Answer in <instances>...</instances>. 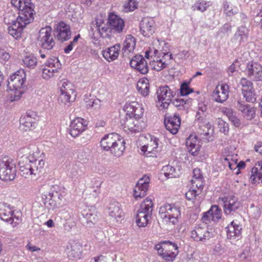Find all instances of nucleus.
<instances>
[{"mask_svg": "<svg viewBox=\"0 0 262 262\" xmlns=\"http://www.w3.org/2000/svg\"><path fill=\"white\" fill-rule=\"evenodd\" d=\"M12 5L19 10L18 16L8 27V33L18 39L21 37L26 26L34 19V5L31 0H11Z\"/></svg>", "mask_w": 262, "mask_h": 262, "instance_id": "nucleus-1", "label": "nucleus"}, {"mask_svg": "<svg viewBox=\"0 0 262 262\" xmlns=\"http://www.w3.org/2000/svg\"><path fill=\"white\" fill-rule=\"evenodd\" d=\"M39 152L37 149L29 154L28 156H23L18 165L20 174L25 178L33 179L42 171L45 162L42 158H38Z\"/></svg>", "mask_w": 262, "mask_h": 262, "instance_id": "nucleus-2", "label": "nucleus"}, {"mask_svg": "<svg viewBox=\"0 0 262 262\" xmlns=\"http://www.w3.org/2000/svg\"><path fill=\"white\" fill-rule=\"evenodd\" d=\"M26 80V72L22 69L10 76L8 80V87L13 92V94H11V101H16L20 98L24 92Z\"/></svg>", "mask_w": 262, "mask_h": 262, "instance_id": "nucleus-3", "label": "nucleus"}, {"mask_svg": "<svg viewBox=\"0 0 262 262\" xmlns=\"http://www.w3.org/2000/svg\"><path fill=\"white\" fill-rule=\"evenodd\" d=\"M159 256L166 261H173L179 253L178 247L175 243L163 241L155 246Z\"/></svg>", "mask_w": 262, "mask_h": 262, "instance_id": "nucleus-4", "label": "nucleus"}, {"mask_svg": "<svg viewBox=\"0 0 262 262\" xmlns=\"http://www.w3.org/2000/svg\"><path fill=\"white\" fill-rule=\"evenodd\" d=\"M159 214L163 221L168 225H175L181 215L180 207L174 204H164L159 208Z\"/></svg>", "mask_w": 262, "mask_h": 262, "instance_id": "nucleus-5", "label": "nucleus"}, {"mask_svg": "<svg viewBox=\"0 0 262 262\" xmlns=\"http://www.w3.org/2000/svg\"><path fill=\"white\" fill-rule=\"evenodd\" d=\"M42 195L46 202L53 208L60 207L64 201V192L58 185L51 186L49 191Z\"/></svg>", "mask_w": 262, "mask_h": 262, "instance_id": "nucleus-6", "label": "nucleus"}, {"mask_svg": "<svg viewBox=\"0 0 262 262\" xmlns=\"http://www.w3.org/2000/svg\"><path fill=\"white\" fill-rule=\"evenodd\" d=\"M96 25L100 35L104 38L114 36L115 33V13L110 12L106 23L102 19H97Z\"/></svg>", "mask_w": 262, "mask_h": 262, "instance_id": "nucleus-7", "label": "nucleus"}, {"mask_svg": "<svg viewBox=\"0 0 262 262\" xmlns=\"http://www.w3.org/2000/svg\"><path fill=\"white\" fill-rule=\"evenodd\" d=\"M158 101L157 106L160 110L166 109L172 102V98L176 95V92L168 86L160 87L157 91Z\"/></svg>", "mask_w": 262, "mask_h": 262, "instance_id": "nucleus-8", "label": "nucleus"}, {"mask_svg": "<svg viewBox=\"0 0 262 262\" xmlns=\"http://www.w3.org/2000/svg\"><path fill=\"white\" fill-rule=\"evenodd\" d=\"M16 168L12 160L5 157L0 162V179L3 181H11L16 176Z\"/></svg>", "mask_w": 262, "mask_h": 262, "instance_id": "nucleus-9", "label": "nucleus"}, {"mask_svg": "<svg viewBox=\"0 0 262 262\" xmlns=\"http://www.w3.org/2000/svg\"><path fill=\"white\" fill-rule=\"evenodd\" d=\"M61 64L58 58H49L46 62L42 70V77L45 79H49L54 77L61 68Z\"/></svg>", "mask_w": 262, "mask_h": 262, "instance_id": "nucleus-10", "label": "nucleus"}, {"mask_svg": "<svg viewBox=\"0 0 262 262\" xmlns=\"http://www.w3.org/2000/svg\"><path fill=\"white\" fill-rule=\"evenodd\" d=\"M38 38L39 44L45 49L51 50L55 46V42L52 36V28L50 26L40 30Z\"/></svg>", "mask_w": 262, "mask_h": 262, "instance_id": "nucleus-11", "label": "nucleus"}, {"mask_svg": "<svg viewBox=\"0 0 262 262\" xmlns=\"http://www.w3.org/2000/svg\"><path fill=\"white\" fill-rule=\"evenodd\" d=\"M120 124L124 132L128 134L139 132L142 129L138 120L131 116H126V113L123 118H121Z\"/></svg>", "mask_w": 262, "mask_h": 262, "instance_id": "nucleus-12", "label": "nucleus"}, {"mask_svg": "<svg viewBox=\"0 0 262 262\" xmlns=\"http://www.w3.org/2000/svg\"><path fill=\"white\" fill-rule=\"evenodd\" d=\"M219 202L223 205L224 212L226 214H230L232 212H235L240 206L239 202L234 195L219 198Z\"/></svg>", "mask_w": 262, "mask_h": 262, "instance_id": "nucleus-13", "label": "nucleus"}, {"mask_svg": "<svg viewBox=\"0 0 262 262\" xmlns=\"http://www.w3.org/2000/svg\"><path fill=\"white\" fill-rule=\"evenodd\" d=\"M65 251L69 259L77 260L82 256V246L78 241L70 240L68 243Z\"/></svg>", "mask_w": 262, "mask_h": 262, "instance_id": "nucleus-14", "label": "nucleus"}, {"mask_svg": "<svg viewBox=\"0 0 262 262\" xmlns=\"http://www.w3.org/2000/svg\"><path fill=\"white\" fill-rule=\"evenodd\" d=\"M37 114L32 111H29L26 115L22 116L19 120L20 128L24 131L30 130L34 128L36 124Z\"/></svg>", "mask_w": 262, "mask_h": 262, "instance_id": "nucleus-15", "label": "nucleus"}, {"mask_svg": "<svg viewBox=\"0 0 262 262\" xmlns=\"http://www.w3.org/2000/svg\"><path fill=\"white\" fill-rule=\"evenodd\" d=\"M149 182V177L146 175L139 180L134 190V196L136 199H141L147 194Z\"/></svg>", "mask_w": 262, "mask_h": 262, "instance_id": "nucleus-16", "label": "nucleus"}, {"mask_svg": "<svg viewBox=\"0 0 262 262\" xmlns=\"http://www.w3.org/2000/svg\"><path fill=\"white\" fill-rule=\"evenodd\" d=\"M54 35L58 40L61 42L69 40L71 36L70 26L63 21L58 23L56 25Z\"/></svg>", "mask_w": 262, "mask_h": 262, "instance_id": "nucleus-17", "label": "nucleus"}, {"mask_svg": "<svg viewBox=\"0 0 262 262\" xmlns=\"http://www.w3.org/2000/svg\"><path fill=\"white\" fill-rule=\"evenodd\" d=\"M222 210L217 205L211 206L210 209L204 213L202 220L206 224L213 222L217 223L222 217Z\"/></svg>", "mask_w": 262, "mask_h": 262, "instance_id": "nucleus-18", "label": "nucleus"}, {"mask_svg": "<svg viewBox=\"0 0 262 262\" xmlns=\"http://www.w3.org/2000/svg\"><path fill=\"white\" fill-rule=\"evenodd\" d=\"M123 111L126 112V116H131L138 120L142 117L144 113V108L141 104L136 101H133L127 103L124 105Z\"/></svg>", "mask_w": 262, "mask_h": 262, "instance_id": "nucleus-19", "label": "nucleus"}, {"mask_svg": "<svg viewBox=\"0 0 262 262\" xmlns=\"http://www.w3.org/2000/svg\"><path fill=\"white\" fill-rule=\"evenodd\" d=\"M13 209L9 206H4L0 208V219L12 225V227L16 226L19 222V219L13 214Z\"/></svg>", "mask_w": 262, "mask_h": 262, "instance_id": "nucleus-20", "label": "nucleus"}, {"mask_svg": "<svg viewBox=\"0 0 262 262\" xmlns=\"http://www.w3.org/2000/svg\"><path fill=\"white\" fill-rule=\"evenodd\" d=\"M156 50H147L145 52V57L149 60V65L151 68L157 71H160L167 66V63L163 62L162 60L159 59L155 54Z\"/></svg>", "mask_w": 262, "mask_h": 262, "instance_id": "nucleus-21", "label": "nucleus"}, {"mask_svg": "<svg viewBox=\"0 0 262 262\" xmlns=\"http://www.w3.org/2000/svg\"><path fill=\"white\" fill-rule=\"evenodd\" d=\"M159 146V139L156 137H151L150 141L142 146L141 150L146 157H155Z\"/></svg>", "mask_w": 262, "mask_h": 262, "instance_id": "nucleus-22", "label": "nucleus"}, {"mask_svg": "<svg viewBox=\"0 0 262 262\" xmlns=\"http://www.w3.org/2000/svg\"><path fill=\"white\" fill-rule=\"evenodd\" d=\"M213 100L216 102L223 103L229 97V86L226 84L218 85L213 92Z\"/></svg>", "mask_w": 262, "mask_h": 262, "instance_id": "nucleus-23", "label": "nucleus"}, {"mask_svg": "<svg viewBox=\"0 0 262 262\" xmlns=\"http://www.w3.org/2000/svg\"><path fill=\"white\" fill-rule=\"evenodd\" d=\"M86 125V121L83 119L76 118L71 122L69 133L73 137L75 138L85 130Z\"/></svg>", "mask_w": 262, "mask_h": 262, "instance_id": "nucleus-24", "label": "nucleus"}, {"mask_svg": "<svg viewBox=\"0 0 262 262\" xmlns=\"http://www.w3.org/2000/svg\"><path fill=\"white\" fill-rule=\"evenodd\" d=\"M153 203L151 199L147 198L141 204L137 211L136 220H141V217H151L152 211Z\"/></svg>", "mask_w": 262, "mask_h": 262, "instance_id": "nucleus-25", "label": "nucleus"}, {"mask_svg": "<svg viewBox=\"0 0 262 262\" xmlns=\"http://www.w3.org/2000/svg\"><path fill=\"white\" fill-rule=\"evenodd\" d=\"M155 21L151 18H145L140 23L141 33L145 37L152 35L156 29Z\"/></svg>", "mask_w": 262, "mask_h": 262, "instance_id": "nucleus-26", "label": "nucleus"}, {"mask_svg": "<svg viewBox=\"0 0 262 262\" xmlns=\"http://www.w3.org/2000/svg\"><path fill=\"white\" fill-rule=\"evenodd\" d=\"M164 123L166 128L173 135L176 134L180 128L181 120L179 115L175 114L173 116L167 117Z\"/></svg>", "mask_w": 262, "mask_h": 262, "instance_id": "nucleus-27", "label": "nucleus"}, {"mask_svg": "<svg viewBox=\"0 0 262 262\" xmlns=\"http://www.w3.org/2000/svg\"><path fill=\"white\" fill-rule=\"evenodd\" d=\"M250 181L253 184L262 182V161L258 162L252 168Z\"/></svg>", "mask_w": 262, "mask_h": 262, "instance_id": "nucleus-28", "label": "nucleus"}, {"mask_svg": "<svg viewBox=\"0 0 262 262\" xmlns=\"http://www.w3.org/2000/svg\"><path fill=\"white\" fill-rule=\"evenodd\" d=\"M136 46V39L131 35H127L123 43L122 54L124 57H127L132 53Z\"/></svg>", "mask_w": 262, "mask_h": 262, "instance_id": "nucleus-29", "label": "nucleus"}, {"mask_svg": "<svg viewBox=\"0 0 262 262\" xmlns=\"http://www.w3.org/2000/svg\"><path fill=\"white\" fill-rule=\"evenodd\" d=\"M247 74L251 79L255 81L262 80L261 68L257 66L256 63L248 66Z\"/></svg>", "mask_w": 262, "mask_h": 262, "instance_id": "nucleus-30", "label": "nucleus"}, {"mask_svg": "<svg viewBox=\"0 0 262 262\" xmlns=\"http://www.w3.org/2000/svg\"><path fill=\"white\" fill-rule=\"evenodd\" d=\"M247 29L246 27H239L231 39V41L235 45H239L241 43L247 40Z\"/></svg>", "mask_w": 262, "mask_h": 262, "instance_id": "nucleus-31", "label": "nucleus"}, {"mask_svg": "<svg viewBox=\"0 0 262 262\" xmlns=\"http://www.w3.org/2000/svg\"><path fill=\"white\" fill-rule=\"evenodd\" d=\"M186 146L189 152L193 155H196L200 149V145L195 136L190 135L186 140Z\"/></svg>", "mask_w": 262, "mask_h": 262, "instance_id": "nucleus-32", "label": "nucleus"}, {"mask_svg": "<svg viewBox=\"0 0 262 262\" xmlns=\"http://www.w3.org/2000/svg\"><path fill=\"white\" fill-rule=\"evenodd\" d=\"M237 108L243 113L244 117L247 119L251 120L254 117L255 110L253 107H251L249 105L245 104L238 101Z\"/></svg>", "mask_w": 262, "mask_h": 262, "instance_id": "nucleus-33", "label": "nucleus"}, {"mask_svg": "<svg viewBox=\"0 0 262 262\" xmlns=\"http://www.w3.org/2000/svg\"><path fill=\"white\" fill-rule=\"evenodd\" d=\"M114 133L105 135L100 141L102 148L106 151L111 150L115 145V139Z\"/></svg>", "mask_w": 262, "mask_h": 262, "instance_id": "nucleus-34", "label": "nucleus"}, {"mask_svg": "<svg viewBox=\"0 0 262 262\" xmlns=\"http://www.w3.org/2000/svg\"><path fill=\"white\" fill-rule=\"evenodd\" d=\"M191 182V185L195 188H204L203 177L200 169L195 168L193 169Z\"/></svg>", "mask_w": 262, "mask_h": 262, "instance_id": "nucleus-35", "label": "nucleus"}, {"mask_svg": "<svg viewBox=\"0 0 262 262\" xmlns=\"http://www.w3.org/2000/svg\"><path fill=\"white\" fill-rule=\"evenodd\" d=\"M212 234L208 230H191V237L196 241H203L209 239Z\"/></svg>", "mask_w": 262, "mask_h": 262, "instance_id": "nucleus-36", "label": "nucleus"}, {"mask_svg": "<svg viewBox=\"0 0 262 262\" xmlns=\"http://www.w3.org/2000/svg\"><path fill=\"white\" fill-rule=\"evenodd\" d=\"M223 113L235 127H239L241 126V120L236 117L233 110L225 107L223 108Z\"/></svg>", "mask_w": 262, "mask_h": 262, "instance_id": "nucleus-37", "label": "nucleus"}, {"mask_svg": "<svg viewBox=\"0 0 262 262\" xmlns=\"http://www.w3.org/2000/svg\"><path fill=\"white\" fill-rule=\"evenodd\" d=\"M198 133L201 135L206 136V139L208 141L212 140V134L213 133V129L212 128L211 124L209 122L205 125L200 126Z\"/></svg>", "mask_w": 262, "mask_h": 262, "instance_id": "nucleus-38", "label": "nucleus"}, {"mask_svg": "<svg viewBox=\"0 0 262 262\" xmlns=\"http://www.w3.org/2000/svg\"><path fill=\"white\" fill-rule=\"evenodd\" d=\"M138 92L144 97L149 94V84L147 79L140 80L137 84Z\"/></svg>", "mask_w": 262, "mask_h": 262, "instance_id": "nucleus-39", "label": "nucleus"}, {"mask_svg": "<svg viewBox=\"0 0 262 262\" xmlns=\"http://www.w3.org/2000/svg\"><path fill=\"white\" fill-rule=\"evenodd\" d=\"M203 189L202 188H195L192 185L189 191L185 193L186 199L189 201H194L196 197L202 193Z\"/></svg>", "mask_w": 262, "mask_h": 262, "instance_id": "nucleus-40", "label": "nucleus"}, {"mask_svg": "<svg viewBox=\"0 0 262 262\" xmlns=\"http://www.w3.org/2000/svg\"><path fill=\"white\" fill-rule=\"evenodd\" d=\"M211 5V4L210 2H206L204 0H198L196 1L191 8L193 11L196 10L203 12H205Z\"/></svg>", "mask_w": 262, "mask_h": 262, "instance_id": "nucleus-41", "label": "nucleus"}, {"mask_svg": "<svg viewBox=\"0 0 262 262\" xmlns=\"http://www.w3.org/2000/svg\"><path fill=\"white\" fill-rule=\"evenodd\" d=\"M25 66L29 69H34L37 64V60L36 58L32 55L26 56L23 60Z\"/></svg>", "mask_w": 262, "mask_h": 262, "instance_id": "nucleus-42", "label": "nucleus"}, {"mask_svg": "<svg viewBox=\"0 0 262 262\" xmlns=\"http://www.w3.org/2000/svg\"><path fill=\"white\" fill-rule=\"evenodd\" d=\"M103 57L108 62L113 61L115 60V46L107 48L103 51Z\"/></svg>", "mask_w": 262, "mask_h": 262, "instance_id": "nucleus-43", "label": "nucleus"}, {"mask_svg": "<svg viewBox=\"0 0 262 262\" xmlns=\"http://www.w3.org/2000/svg\"><path fill=\"white\" fill-rule=\"evenodd\" d=\"M125 141L122 139L118 138L116 141V156H121L125 149Z\"/></svg>", "mask_w": 262, "mask_h": 262, "instance_id": "nucleus-44", "label": "nucleus"}, {"mask_svg": "<svg viewBox=\"0 0 262 262\" xmlns=\"http://www.w3.org/2000/svg\"><path fill=\"white\" fill-rule=\"evenodd\" d=\"M216 121L220 131L225 135H227L229 130V124L220 118H218Z\"/></svg>", "mask_w": 262, "mask_h": 262, "instance_id": "nucleus-45", "label": "nucleus"}, {"mask_svg": "<svg viewBox=\"0 0 262 262\" xmlns=\"http://www.w3.org/2000/svg\"><path fill=\"white\" fill-rule=\"evenodd\" d=\"M138 3L136 0H128V2L124 5V9L126 12L133 11L138 7Z\"/></svg>", "mask_w": 262, "mask_h": 262, "instance_id": "nucleus-46", "label": "nucleus"}, {"mask_svg": "<svg viewBox=\"0 0 262 262\" xmlns=\"http://www.w3.org/2000/svg\"><path fill=\"white\" fill-rule=\"evenodd\" d=\"M243 94L247 101L253 102L256 100L253 88L252 90H245V91L243 92Z\"/></svg>", "mask_w": 262, "mask_h": 262, "instance_id": "nucleus-47", "label": "nucleus"}, {"mask_svg": "<svg viewBox=\"0 0 262 262\" xmlns=\"http://www.w3.org/2000/svg\"><path fill=\"white\" fill-rule=\"evenodd\" d=\"M145 60L143 56L137 55L130 60V65L132 68H137L141 63V62Z\"/></svg>", "mask_w": 262, "mask_h": 262, "instance_id": "nucleus-48", "label": "nucleus"}, {"mask_svg": "<svg viewBox=\"0 0 262 262\" xmlns=\"http://www.w3.org/2000/svg\"><path fill=\"white\" fill-rule=\"evenodd\" d=\"M60 92H69L72 93V94L74 93V91L73 89V85L69 81H62L61 82V86L60 87Z\"/></svg>", "mask_w": 262, "mask_h": 262, "instance_id": "nucleus-49", "label": "nucleus"}, {"mask_svg": "<svg viewBox=\"0 0 262 262\" xmlns=\"http://www.w3.org/2000/svg\"><path fill=\"white\" fill-rule=\"evenodd\" d=\"M124 27V21L119 16L116 14V32H122Z\"/></svg>", "mask_w": 262, "mask_h": 262, "instance_id": "nucleus-50", "label": "nucleus"}, {"mask_svg": "<svg viewBox=\"0 0 262 262\" xmlns=\"http://www.w3.org/2000/svg\"><path fill=\"white\" fill-rule=\"evenodd\" d=\"M83 215L85 216L88 223L90 222L94 224L97 221L98 216L97 214L95 212H92L91 210H89V212L83 214Z\"/></svg>", "mask_w": 262, "mask_h": 262, "instance_id": "nucleus-51", "label": "nucleus"}, {"mask_svg": "<svg viewBox=\"0 0 262 262\" xmlns=\"http://www.w3.org/2000/svg\"><path fill=\"white\" fill-rule=\"evenodd\" d=\"M172 104L179 110H184L186 107V101L183 99L178 98L172 102Z\"/></svg>", "mask_w": 262, "mask_h": 262, "instance_id": "nucleus-52", "label": "nucleus"}, {"mask_svg": "<svg viewBox=\"0 0 262 262\" xmlns=\"http://www.w3.org/2000/svg\"><path fill=\"white\" fill-rule=\"evenodd\" d=\"M227 238L238 239L241 235V230H226Z\"/></svg>", "mask_w": 262, "mask_h": 262, "instance_id": "nucleus-53", "label": "nucleus"}, {"mask_svg": "<svg viewBox=\"0 0 262 262\" xmlns=\"http://www.w3.org/2000/svg\"><path fill=\"white\" fill-rule=\"evenodd\" d=\"M134 69H136L138 72L142 74H145L148 72V67L147 66V61L145 59L141 62V63L137 68Z\"/></svg>", "mask_w": 262, "mask_h": 262, "instance_id": "nucleus-54", "label": "nucleus"}, {"mask_svg": "<svg viewBox=\"0 0 262 262\" xmlns=\"http://www.w3.org/2000/svg\"><path fill=\"white\" fill-rule=\"evenodd\" d=\"M71 94L72 93H69L67 92H60L59 101L64 104H66L67 103L70 102Z\"/></svg>", "mask_w": 262, "mask_h": 262, "instance_id": "nucleus-55", "label": "nucleus"}, {"mask_svg": "<svg viewBox=\"0 0 262 262\" xmlns=\"http://www.w3.org/2000/svg\"><path fill=\"white\" fill-rule=\"evenodd\" d=\"M240 84L242 86V92H244L245 90L246 91V90H252L253 88L251 82L246 78H242L241 80Z\"/></svg>", "mask_w": 262, "mask_h": 262, "instance_id": "nucleus-56", "label": "nucleus"}, {"mask_svg": "<svg viewBox=\"0 0 262 262\" xmlns=\"http://www.w3.org/2000/svg\"><path fill=\"white\" fill-rule=\"evenodd\" d=\"M230 159H231V155H228L226 157H223L222 159V162L225 167L228 166L231 170H233L236 165L234 163L231 164L230 163V161H231Z\"/></svg>", "mask_w": 262, "mask_h": 262, "instance_id": "nucleus-57", "label": "nucleus"}, {"mask_svg": "<svg viewBox=\"0 0 262 262\" xmlns=\"http://www.w3.org/2000/svg\"><path fill=\"white\" fill-rule=\"evenodd\" d=\"M207 110V106L203 103H200L199 104L198 111L196 114V119L199 120L202 116L204 113Z\"/></svg>", "mask_w": 262, "mask_h": 262, "instance_id": "nucleus-58", "label": "nucleus"}, {"mask_svg": "<svg viewBox=\"0 0 262 262\" xmlns=\"http://www.w3.org/2000/svg\"><path fill=\"white\" fill-rule=\"evenodd\" d=\"M180 90L182 96H186L192 92V90L189 87L188 83H186L182 84Z\"/></svg>", "mask_w": 262, "mask_h": 262, "instance_id": "nucleus-59", "label": "nucleus"}, {"mask_svg": "<svg viewBox=\"0 0 262 262\" xmlns=\"http://www.w3.org/2000/svg\"><path fill=\"white\" fill-rule=\"evenodd\" d=\"M167 172L165 173V176L169 178H176L178 175L176 174V169L171 166H167Z\"/></svg>", "mask_w": 262, "mask_h": 262, "instance_id": "nucleus-60", "label": "nucleus"}, {"mask_svg": "<svg viewBox=\"0 0 262 262\" xmlns=\"http://www.w3.org/2000/svg\"><path fill=\"white\" fill-rule=\"evenodd\" d=\"M251 253L250 251L249 248L247 247L245 249L243 252L239 254V258L242 260H249L251 257Z\"/></svg>", "mask_w": 262, "mask_h": 262, "instance_id": "nucleus-61", "label": "nucleus"}, {"mask_svg": "<svg viewBox=\"0 0 262 262\" xmlns=\"http://www.w3.org/2000/svg\"><path fill=\"white\" fill-rule=\"evenodd\" d=\"M150 217H141V220L137 221L136 220V223L139 227H145L148 223Z\"/></svg>", "mask_w": 262, "mask_h": 262, "instance_id": "nucleus-62", "label": "nucleus"}, {"mask_svg": "<svg viewBox=\"0 0 262 262\" xmlns=\"http://www.w3.org/2000/svg\"><path fill=\"white\" fill-rule=\"evenodd\" d=\"M172 59V55L169 52L164 54L163 57L161 59L163 62L167 63V66L171 63Z\"/></svg>", "mask_w": 262, "mask_h": 262, "instance_id": "nucleus-63", "label": "nucleus"}, {"mask_svg": "<svg viewBox=\"0 0 262 262\" xmlns=\"http://www.w3.org/2000/svg\"><path fill=\"white\" fill-rule=\"evenodd\" d=\"M10 57L9 53L6 52L4 50L0 49V58L4 61H8Z\"/></svg>", "mask_w": 262, "mask_h": 262, "instance_id": "nucleus-64", "label": "nucleus"}]
</instances>
